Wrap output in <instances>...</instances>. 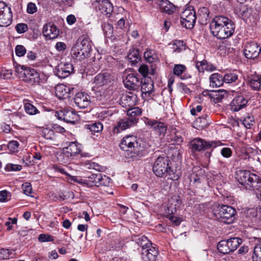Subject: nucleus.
Listing matches in <instances>:
<instances>
[{
	"label": "nucleus",
	"instance_id": "obj_1",
	"mask_svg": "<svg viewBox=\"0 0 261 261\" xmlns=\"http://www.w3.org/2000/svg\"><path fill=\"white\" fill-rule=\"evenodd\" d=\"M210 29L212 35L218 39H225L233 34L235 24L227 17L219 15L213 18L210 23Z\"/></svg>",
	"mask_w": 261,
	"mask_h": 261
},
{
	"label": "nucleus",
	"instance_id": "obj_2",
	"mask_svg": "<svg viewBox=\"0 0 261 261\" xmlns=\"http://www.w3.org/2000/svg\"><path fill=\"white\" fill-rule=\"evenodd\" d=\"M78 41L71 49V55L76 60L82 61L89 56L92 42L88 35L82 36Z\"/></svg>",
	"mask_w": 261,
	"mask_h": 261
},
{
	"label": "nucleus",
	"instance_id": "obj_3",
	"mask_svg": "<svg viewBox=\"0 0 261 261\" xmlns=\"http://www.w3.org/2000/svg\"><path fill=\"white\" fill-rule=\"evenodd\" d=\"M213 213L217 219L226 224L232 223L236 220V210L228 205L216 204L214 206Z\"/></svg>",
	"mask_w": 261,
	"mask_h": 261
},
{
	"label": "nucleus",
	"instance_id": "obj_4",
	"mask_svg": "<svg viewBox=\"0 0 261 261\" xmlns=\"http://www.w3.org/2000/svg\"><path fill=\"white\" fill-rule=\"evenodd\" d=\"M91 7L96 11L106 16L113 22L115 12L113 11V6L109 0H90Z\"/></svg>",
	"mask_w": 261,
	"mask_h": 261
},
{
	"label": "nucleus",
	"instance_id": "obj_5",
	"mask_svg": "<svg viewBox=\"0 0 261 261\" xmlns=\"http://www.w3.org/2000/svg\"><path fill=\"white\" fill-rule=\"evenodd\" d=\"M119 146L124 151L136 154L143 150L142 147L138 144L137 137L133 135L124 137L121 141Z\"/></svg>",
	"mask_w": 261,
	"mask_h": 261
},
{
	"label": "nucleus",
	"instance_id": "obj_6",
	"mask_svg": "<svg viewBox=\"0 0 261 261\" xmlns=\"http://www.w3.org/2000/svg\"><path fill=\"white\" fill-rule=\"evenodd\" d=\"M180 23L187 29H192L196 20V12L193 7H187L181 14Z\"/></svg>",
	"mask_w": 261,
	"mask_h": 261
},
{
	"label": "nucleus",
	"instance_id": "obj_7",
	"mask_svg": "<svg viewBox=\"0 0 261 261\" xmlns=\"http://www.w3.org/2000/svg\"><path fill=\"white\" fill-rule=\"evenodd\" d=\"M220 141L207 142L199 138H195L190 142L192 151H201L209 149L211 148H215L220 145Z\"/></svg>",
	"mask_w": 261,
	"mask_h": 261
},
{
	"label": "nucleus",
	"instance_id": "obj_8",
	"mask_svg": "<svg viewBox=\"0 0 261 261\" xmlns=\"http://www.w3.org/2000/svg\"><path fill=\"white\" fill-rule=\"evenodd\" d=\"M108 177L104 175L103 177L100 173L92 174L86 179H82L80 183L86 185L87 187H91L93 186L99 187L100 186H106V180Z\"/></svg>",
	"mask_w": 261,
	"mask_h": 261
},
{
	"label": "nucleus",
	"instance_id": "obj_9",
	"mask_svg": "<svg viewBox=\"0 0 261 261\" xmlns=\"http://www.w3.org/2000/svg\"><path fill=\"white\" fill-rule=\"evenodd\" d=\"M12 20L11 8L3 2H0V27L9 25Z\"/></svg>",
	"mask_w": 261,
	"mask_h": 261
},
{
	"label": "nucleus",
	"instance_id": "obj_10",
	"mask_svg": "<svg viewBox=\"0 0 261 261\" xmlns=\"http://www.w3.org/2000/svg\"><path fill=\"white\" fill-rule=\"evenodd\" d=\"M169 162L167 158L159 157L154 162L153 171L159 177H164L169 169Z\"/></svg>",
	"mask_w": 261,
	"mask_h": 261
},
{
	"label": "nucleus",
	"instance_id": "obj_11",
	"mask_svg": "<svg viewBox=\"0 0 261 261\" xmlns=\"http://www.w3.org/2000/svg\"><path fill=\"white\" fill-rule=\"evenodd\" d=\"M145 123L152 128L160 136L164 137L167 132V125L163 122L145 118Z\"/></svg>",
	"mask_w": 261,
	"mask_h": 261
},
{
	"label": "nucleus",
	"instance_id": "obj_12",
	"mask_svg": "<svg viewBox=\"0 0 261 261\" xmlns=\"http://www.w3.org/2000/svg\"><path fill=\"white\" fill-rule=\"evenodd\" d=\"M73 65L67 62H61L56 67L55 74L59 78L64 79L73 72Z\"/></svg>",
	"mask_w": 261,
	"mask_h": 261
},
{
	"label": "nucleus",
	"instance_id": "obj_13",
	"mask_svg": "<svg viewBox=\"0 0 261 261\" xmlns=\"http://www.w3.org/2000/svg\"><path fill=\"white\" fill-rule=\"evenodd\" d=\"M261 47L254 42H248L245 44L244 54L248 59H254L258 56Z\"/></svg>",
	"mask_w": 261,
	"mask_h": 261
},
{
	"label": "nucleus",
	"instance_id": "obj_14",
	"mask_svg": "<svg viewBox=\"0 0 261 261\" xmlns=\"http://www.w3.org/2000/svg\"><path fill=\"white\" fill-rule=\"evenodd\" d=\"M137 123L135 119H130L128 117L119 120L114 126L113 132L114 134H119L121 131L132 127Z\"/></svg>",
	"mask_w": 261,
	"mask_h": 261
},
{
	"label": "nucleus",
	"instance_id": "obj_15",
	"mask_svg": "<svg viewBox=\"0 0 261 261\" xmlns=\"http://www.w3.org/2000/svg\"><path fill=\"white\" fill-rule=\"evenodd\" d=\"M24 80L31 85L39 84L41 82L40 74L33 68H26L24 70Z\"/></svg>",
	"mask_w": 261,
	"mask_h": 261
},
{
	"label": "nucleus",
	"instance_id": "obj_16",
	"mask_svg": "<svg viewBox=\"0 0 261 261\" xmlns=\"http://www.w3.org/2000/svg\"><path fill=\"white\" fill-rule=\"evenodd\" d=\"M137 102V95L134 92H128L123 94L120 99V104L127 109L134 107Z\"/></svg>",
	"mask_w": 261,
	"mask_h": 261
},
{
	"label": "nucleus",
	"instance_id": "obj_17",
	"mask_svg": "<svg viewBox=\"0 0 261 261\" xmlns=\"http://www.w3.org/2000/svg\"><path fill=\"white\" fill-rule=\"evenodd\" d=\"M158 254V250L155 247L149 246L143 248L141 258L143 261H156Z\"/></svg>",
	"mask_w": 261,
	"mask_h": 261
},
{
	"label": "nucleus",
	"instance_id": "obj_18",
	"mask_svg": "<svg viewBox=\"0 0 261 261\" xmlns=\"http://www.w3.org/2000/svg\"><path fill=\"white\" fill-rule=\"evenodd\" d=\"M123 83L126 88L134 91L139 89L140 84L139 78L134 73L128 74L123 80Z\"/></svg>",
	"mask_w": 261,
	"mask_h": 261
},
{
	"label": "nucleus",
	"instance_id": "obj_19",
	"mask_svg": "<svg viewBox=\"0 0 261 261\" xmlns=\"http://www.w3.org/2000/svg\"><path fill=\"white\" fill-rule=\"evenodd\" d=\"M112 80V76L109 73H100L94 77L93 83L95 84V87L98 88L108 84Z\"/></svg>",
	"mask_w": 261,
	"mask_h": 261
},
{
	"label": "nucleus",
	"instance_id": "obj_20",
	"mask_svg": "<svg viewBox=\"0 0 261 261\" xmlns=\"http://www.w3.org/2000/svg\"><path fill=\"white\" fill-rule=\"evenodd\" d=\"M74 100L75 105L81 109L87 108L90 103V96L85 92L76 93Z\"/></svg>",
	"mask_w": 261,
	"mask_h": 261
},
{
	"label": "nucleus",
	"instance_id": "obj_21",
	"mask_svg": "<svg viewBox=\"0 0 261 261\" xmlns=\"http://www.w3.org/2000/svg\"><path fill=\"white\" fill-rule=\"evenodd\" d=\"M43 34L46 38L54 39L59 35V30L53 23H49L44 26Z\"/></svg>",
	"mask_w": 261,
	"mask_h": 261
},
{
	"label": "nucleus",
	"instance_id": "obj_22",
	"mask_svg": "<svg viewBox=\"0 0 261 261\" xmlns=\"http://www.w3.org/2000/svg\"><path fill=\"white\" fill-rule=\"evenodd\" d=\"M251 172L248 170H239L237 173L238 180L242 188L247 190V186H249Z\"/></svg>",
	"mask_w": 261,
	"mask_h": 261
},
{
	"label": "nucleus",
	"instance_id": "obj_23",
	"mask_svg": "<svg viewBox=\"0 0 261 261\" xmlns=\"http://www.w3.org/2000/svg\"><path fill=\"white\" fill-rule=\"evenodd\" d=\"M247 102V100L243 96H236L230 104V109L234 112L239 111L245 107Z\"/></svg>",
	"mask_w": 261,
	"mask_h": 261
},
{
	"label": "nucleus",
	"instance_id": "obj_24",
	"mask_svg": "<svg viewBox=\"0 0 261 261\" xmlns=\"http://www.w3.org/2000/svg\"><path fill=\"white\" fill-rule=\"evenodd\" d=\"M70 91V88L64 84H58L55 87L56 96L60 99L69 97Z\"/></svg>",
	"mask_w": 261,
	"mask_h": 261
},
{
	"label": "nucleus",
	"instance_id": "obj_25",
	"mask_svg": "<svg viewBox=\"0 0 261 261\" xmlns=\"http://www.w3.org/2000/svg\"><path fill=\"white\" fill-rule=\"evenodd\" d=\"M249 186H247L249 191L258 190L261 188V178L257 174L251 172Z\"/></svg>",
	"mask_w": 261,
	"mask_h": 261
},
{
	"label": "nucleus",
	"instance_id": "obj_26",
	"mask_svg": "<svg viewBox=\"0 0 261 261\" xmlns=\"http://www.w3.org/2000/svg\"><path fill=\"white\" fill-rule=\"evenodd\" d=\"M187 69L185 65L182 64H175L173 68V73L181 80H187L191 77L190 74L185 73Z\"/></svg>",
	"mask_w": 261,
	"mask_h": 261
},
{
	"label": "nucleus",
	"instance_id": "obj_27",
	"mask_svg": "<svg viewBox=\"0 0 261 261\" xmlns=\"http://www.w3.org/2000/svg\"><path fill=\"white\" fill-rule=\"evenodd\" d=\"M158 2L161 11L168 14H172L175 11V6L168 0H158Z\"/></svg>",
	"mask_w": 261,
	"mask_h": 261
},
{
	"label": "nucleus",
	"instance_id": "obj_28",
	"mask_svg": "<svg viewBox=\"0 0 261 261\" xmlns=\"http://www.w3.org/2000/svg\"><path fill=\"white\" fill-rule=\"evenodd\" d=\"M167 139L169 142L177 145H180L183 142V138L180 133L175 128L170 130V135H168Z\"/></svg>",
	"mask_w": 261,
	"mask_h": 261
},
{
	"label": "nucleus",
	"instance_id": "obj_29",
	"mask_svg": "<svg viewBox=\"0 0 261 261\" xmlns=\"http://www.w3.org/2000/svg\"><path fill=\"white\" fill-rule=\"evenodd\" d=\"M196 67L200 72H203L204 70L212 72L216 69V67L213 64L208 63L205 60L197 62L196 64Z\"/></svg>",
	"mask_w": 261,
	"mask_h": 261
},
{
	"label": "nucleus",
	"instance_id": "obj_30",
	"mask_svg": "<svg viewBox=\"0 0 261 261\" xmlns=\"http://www.w3.org/2000/svg\"><path fill=\"white\" fill-rule=\"evenodd\" d=\"M140 84H141V90L143 94L149 95L152 92L153 84L150 80L146 79L142 80Z\"/></svg>",
	"mask_w": 261,
	"mask_h": 261
},
{
	"label": "nucleus",
	"instance_id": "obj_31",
	"mask_svg": "<svg viewBox=\"0 0 261 261\" xmlns=\"http://www.w3.org/2000/svg\"><path fill=\"white\" fill-rule=\"evenodd\" d=\"M248 82L252 89L258 90L260 87L261 75L251 74L248 77Z\"/></svg>",
	"mask_w": 261,
	"mask_h": 261
},
{
	"label": "nucleus",
	"instance_id": "obj_32",
	"mask_svg": "<svg viewBox=\"0 0 261 261\" xmlns=\"http://www.w3.org/2000/svg\"><path fill=\"white\" fill-rule=\"evenodd\" d=\"M210 81L211 87H220L224 83L223 76L218 73H213L210 77Z\"/></svg>",
	"mask_w": 261,
	"mask_h": 261
},
{
	"label": "nucleus",
	"instance_id": "obj_33",
	"mask_svg": "<svg viewBox=\"0 0 261 261\" xmlns=\"http://www.w3.org/2000/svg\"><path fill=\"white\" fill-rule=\"evenodd\" d=\"M210 11L207 8L202 7L198 12V18L199 22L202 24H206L209 18Z\"/></svg>",
	"mask_w": 261,
	"mask_h": 261
},
{
	"label": "nucleus",
	"instance_id": "obj_34",
	"mask_svg": "<svg viewBox=\"0 0 261 261\" xmlns=\"http://www.w3.org/2000/svg\"><path fill=\"white\" fill-rule=\"evenodd\" d=\"M257 240L252 256L253 261H261V238H255Z\"/></svg>",
	"mask_w": 261,
	"mask_h": 261
},
{
	"label": "nucleus",
	"instance_id": "obj_35",
	"mask_svg": "<svg viewBox=\"0 0 261 261\" xmlns=\"http://www.w3.org/2000/svg\"><path fill=\"white\" fill-rule=\"evenodd\" d=\"M65 148L72 156L80 153L81 152V145L76 142H69L68 145Z\"/></svg>",
	"mask_w": 261,
	"mask_h": 261
},
{
	"label": "nucleus",
	"instance_id": "obj_36",
	"mask_svg": "<svg viewBox=\"0 0 261 261\" xmlns=\"http://www.w3.org/2000/svg\"><path fill=\"white\" fill-rule=\"evenodd\" d=\"M142 114V110L139 107H131L128 109L127 115L130 119H135L138 122V117Z\"/></svg>",
	"mask_w": 261,
	"mask_h": 261
},
{
	"label": "nucleus",
	"instance_id": "obj_37",
	"mask_svg": "<svg viewBox=\"0 0 261 261\" xmlns=\"http://www.w3.org/2000/svg\"><path fill=\"white\" fill-rule=\"evenodd\" d=\"M230 252L235 251L242 243V240L239 238L234 237L227 240Z\"/></svg>",
	"mask_w": 261,
	"mask_h": 261
},
{
	"label": "nucleus",
	"instance_id": "obj_38",
	"mask_svg": "<svg viewBox=\"0 0 261 261\" xmlns=\"http://www.w3.org/2000/svg\"><path fill=\"white\" fill-rule=\"evenodd\" d=\"M72 155L68 152L65 147L63 148L62 152L59 155L58 160L63 163H67L72 159Z\"/></svg>",
	"mask_w": 261,
	"mask_h": 261
},
{
	"label": "nucleus",
	"instance_id": "obj_39",
	"mask_svg": "<svg viewBox=\"0 0 261 261\" xmlns=\"http://www.w3.org/2000/svg\"><path fill=\"white\" fill-rule=\"evenodd\" d=\"M144 57L145 60L149 63H153L157 59V55L155 50L147 49L144 53Z\"/></svg>",
	"mask_w": 261,
	"mask_h": 261
},
{
	"label": "nucleus",
	"instance_id": "obj_40",
	"mask_svg": "<svg viewBox=\"0 0 261 261\" xmlns=\"http://www.w3.org/2000/svg\"><path fill=\"white\" fill-rule=\"evenodd\" d=\"M127 58L133 64H136L138 63L140 60L138 49H135L130 51L127 55Z\"/></svg>",
	"mask_w": 261,
	"mask_h": 261
},
{
	"label": "nucleus",
	"instance_id": "obj_41",
	"mask_svg": "<svg viewBox=\"0 0 261 261\" xmlns=\"http://www.w3.org/2000/svg\"><path fill=\"white\" fill-rule=\"evenodd\" d=\"M14 255L15 252L13 249H0V259H8L13 257Z\"/></svg>",
	"mask_w": 261,
	"mask_h": 261
},
{
	"label": "nucleus",
	"instance_id": "obj_42",
	"mask_svg": "<svg viewBox=\"0 0 261 261\" xmlns=\"http://www.w3.org/2000/svg\"><path fill=\"white\" fill-rule=\"evenodd\" d=\"M227 95V93L226 91L224 90L214 91L210 95L212 98L215 100H217L218 102L221 101L225 97H226Z\"/></svg>",
	"mask_w": 261,
	"mask_h": 261
},
{
	"label": "nucleus",
	"instance_id": "obj_43",
	"mask_svg": "<svg viewBox=\"0 0 261 261\" xmlns=\"http://www.w3.org/2000/svg\"><path fill=\"white\" fill-rule=\"evenodd\" d=\"M218 250L223 254H227L230 252L227 240H222L217 245Z\"/></svg>",
	"mask_w": 261,
	"mask_h": 261
},
{
	"label": "nucleus",
	"instance_id": "obj_44",
	"mask_svg": "<svg viewBox=\"0 0 261 261\" xmlns=\"http://www.w3.org/2000/svg\"><path fill=\"white\" fill-rule=\"evenodd\" d=\"M65 113L64 121L67 123H74L77 118L76 114L73 111L67 110Z\"/></svg>",
	"mask_w": 261,
	"mask_h": 261
},
{
	"label": "nucleus",
	"instance_id": "obj_45",
	"mask_svg": "<svg viewBox=\"0 0 261 261\" xmlns=\"http://www.w3.org/2000/svg\"><path fill=\"white\" fill-rule=\"evenodd\" d=\"M102 29L106 37L113 38V27L109 23H104L102 24Z\"/></svg>",
	"mask_w": 261,
	"mask_h": 261
},
{
	"label": "nucleus",
	"instance_id": "obj_46",
	"mask_svg": "<svg viewBox=\"0 0 261 261\" xmlns=\"http://www.w3.org/2000/svg\"><path fill=\"white\" fill-rule=\"evenodd\" d=\"M208 117V115L206 114L198 117L195 121V124L198 125L200 129L207 127L209 124L207 120V118Z\"/></svg>",
	"mask_w": 261,
	"mask_h": 261
},
{
	"label": "nucleus",
	"instance_id": "obj_47",
	"mask_svg": "<svg viewBox=\"0 0 261 261\" xmlns=\"http://www.w3.org/2000/svg\"><path fill=\"white\" fill-rule=\"evenodd\" d=\"M198 167H194L193 168V172L197 171L198 174L193 173L190 176V180L193 181L194 184L200 182V175H203V171L201 169H198Z\"/></svg>",
	"mask_w": 261,
	"mask_h": 261
},
{
	"label": "nucleus",
	"instance_id": "obj_48",
	"mask_svg": "<svg viewBox=\"0 0 261 261\" xmlns=\"http://www.w3.org/2000/svg\"><path fill=\"white\" fill-rule=\"evenodd\" d=\"M238 79V76L233 72H228L223 75L224 82L227 84L234 83Z\"/></svg>",
	"mask_w": 261,
	"mask_h": 261
},
{
	"label": "nucleus",
	"instance_id": "obj_49",
	"mask_svg": "<svg viewBox=\"0 0 261 261\" xmlns=\"http://www.w3.org/2000/svg\"><path fill=\"white\" fill-rule=\"evenodd\" d=\"M87 128L93 133H99L103 129V125L99 122H96L87 125Z\"/></svg>",
	"mask_w": 261,
	"mask_h": 261
},
{
	"label": "nucleus",
	"instance_id": "obj_50",
	"mask_svg": "<svg viewBox=\"0 0 261 261\" xmlns=\"http://www.w3.org/2000/svg\"><path fill=\"white\" fill-rule=\"evenodd\" d=\"M173 50L175 52L179 53L186 49L185 45L182 41L175 40L172 44Z\"/></svg>",
	"mask_w": 261,
	"mask_h": 261
},
{
	"label": "nucleus",
	"instance_id": "obj_51",
	"mask_svg": "<svg viewBox=\"0 0 261 261\" xmlns=\"http://www.w3.org/2000/svg\"><path fill=\"white\" fill-rule=\"evenodd\" d=\"M137 243L143 248L151 246V243L150 241L145 236H142L139 238L137 240Z\"/></svg>",
	"mask_w": 261,
	"mask_h": 261
},
{
	"label": "nucleus",
	"instance_id": "obj_52",
	"mask_svg": "<svg viewBox=\"0 0 261 261\" xmlns=\"http://www.w3.org/2000/svg\"><path fill=\"white\" fill-rule=\"evenodd\" d=\"M254 123V117L251 115L248 114L246 116L243 120V124L247 128H250L251 126L253 125Z\"/></svg>",
	"mask_w": 261,
	"mask_h": 261
},
{
	"label": "nucleus",
	"instance_id": "obj_53",
	"mask_svg": "<svg viewBox=\"0 0 261 261\" xmlns=\"http://www.w3.org/2000/svg\"><path fill=\"white\" fill-rule=\"evenodd\" d=\"M42 136L47 140H53L55 132L48 128H44L42 130Z\"/></svg>",
	"mask_w": 261,
	"mask_h": 261
},
{
	"label": "nucleus",
	"instance_id": "obj_54",
	"mask_svg": "<svg viewBox=\"0 0 261 261\" xmlns=\"http://www.w3.org/2000/svg\"><path fill=\"white\" fill-rule=\"evenodd\" d=\"M25 111L29 115H35L39 112L38 109L30 103H26L24 106Z\"/></svg>",
	"mask_w": 261,
	"mask_h": 261
},
{
	"label": "nucleus",
	"instance_id": "obj_55",
	"mask_svg": "<svg viewBox=\"0 0 261 261\" xmlns=\"http://www.w3.org/2000/svg\"><path fill=\"white\" fill-rule=\"evenodd\" d=\"M164 177H167L168 179L176 180L179 178V175L171 169V167L169 166V169H167V172L165 174Z\"/></svg>",
	"mask_w": 261,
	"mask_h": 261
},
{
	"label": "nucleus",
	"instance_id": "obj_56",
	"mask_svg": "<svg viewBox=\"0 0 261 261\" xmlns=\"http://www.w3.org/2000/svg\"><path fill=\"white\" fill-rule=\"evenodd\" d=\"M22 189L23 190V193L27 195L30 196L31 197H34V196L32 195V185L29 182H25L22 185Z\"/></svg>",
	"mask_w": 261,
	"mask_h": 261
},
{
	"label": "nucleus",
	"instance_id": "obj_57",
	"mask_svg": "<svg viewBox=\"0 0 261 261\" xmlns=\"http://www.w3.org/2000/svg\"><path fill=\"white\" fill-rule=\"evenodd\" d=\"M116 20V19H119L117 23V28L123 29L124 28L125 21L123 18H120L119 14L115 12V15L113 18ZM113 21H114L113 20Z\"/></svg>",
	"mask_w": 261,
	"mask_h": 261
},
{
	"label": "nucleus",
	"instance_id": "obj_58",
	"mask_svg": "<svg viewBox=\"0 0 261 261\" xmlns=\"http://www.w3.org/2000/svg\"><path fill=\"white\" fill-rule=\"evenodd\" d=\"M15 54L18 57L23 56L27 52V50L24 46L22 45H17L15 49Z\"/></svg>",
	"mask_w": 261,
	"mask_h": 261
},
{
	"label": "nucleus",
	"instance_id": "obj_59",
	"mask_svg": "<svg viewBox=\"0 0 261 261\" xmlns=\"http://www.w3.org/2000/svg\"><path fill=\"white\" fill-rule=\"evenodd\" d=\"M22 167L20 165H15L12 164H8L5 167V170L8 171H20Z\"/></svg>",
	"mask_w": 261,
	"mask_h": 261
},
{
	"label": "nucleus",
	"instance_id": "obj_60",
	"mask_svg": "<svg viewBox=\"0 0 261 261\" xmlns=\"http://www.w3.org/2000/svg\"><path fill=\"white\" fill-rule=\"evenodd\" d=\"M11 197V194L6 190L0 192V201L6 202L8 201Z\"/></svg>",
	"mask_w": 261,
	"mask_h": 261
},
{
	"label": "nucleus",
	"instance_id": "obj_61",
	"mask_svg": "<svg viewBox=\"0 0 261 261\" xmlns=\"http://www.w3.org/2000/svg\"><path fill=\"white\" fill-rule=\"evenodd\" d=\"M112 115L111 111L108 110H103L98 113V117L100 120H103L105 118Z\"/></svg>",
	"mask_w": 261,
	"mask_h": 261
},
{
	"label": "nucleus",
	"instance_id": "obj_62",
	"mask_svg": "<svg viewBox=\"0 0 261 261\" xmlns=\"http://www.w3.org/2000/svg\"><path fill=\"white\" fill-rule=\"evenodd\" d=\"M17 32L19 34H22L25 32L28 29V26L25 23H18L15 27Z\"/></svg>",
	"mask_w": 261,
	"mask_h": 261
},
{
	"label": "nucleus",
	"instance_id": "obj_63",
	"mask_svg": "<svg viewBox=\"0 0 261 261\" xmlns=\"http://www.w3.org/2000/svg\"><path fill=\"white\" fill-rule=\"evenodd\" d=\"M39 241L44 242H51L54 241L53 237L51 236L47 235L45 234H41L38 237Z\"/></svg>",
	"mask_w": 261,
	"mask_h": 261
},
{
	"label": "nucleus",
	"instance_id": "obj_64",
	"mask_svg": "<svg viewBox=\"0 0 261 261\" xmlns=\"http://www.w3.org/2000/svg\"><path fill=\"white\" fill-rule=\"evenodd\" d=\"M221 153L224 158H228L232 155V150L230 148L224 147L221 149Z\"/></svg>",
	"mask_w": 261,
	"mask_h": 261
}]
</instances>
